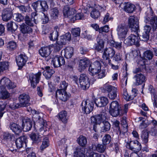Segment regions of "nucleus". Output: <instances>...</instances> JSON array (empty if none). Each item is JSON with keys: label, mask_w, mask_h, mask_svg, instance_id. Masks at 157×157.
Segmentation results:
<instances>
[{"label": "nucleus", "mask_w": 157, "mask_h": 157, "mask_svg": "<svg viewBox=\"0 0 157 157\" xmlns=\"http://www.w3.org/2000/svg\"><path fill=\"white\" fill-rule=\"evenodd\" d=\"M84 148L82 147L77 148L74 153V157H85Z\"/></svg>", "instance_id": "33"}, {"label": "nucleus", "mask_w": 157, "mask_h": 157, "mask_svg": "<svg viewBox=\"0 0 157 157\" xmlns=\"http://www.w3.org/2000/svg\"><path fill=\"white\" fill-rule=\"evenodd\" d=\"M111 125L109 122L106 121L102 123V125L101 126V132H105L109 130Z\"/></svg>", "instance_id": "38"}, {"label": "nucleus", "mask_w": 157, "mask_h": 157, "mask_svg": "<svg viewBox=\"0 0 157 157\" xmlns=\"http://www.w3.org/2000/svg\"><path fill=\"white\" fill-rule=\"evenodd\" d=\"M13 19L15 21L21 22L24 19V17L20 13H14L13 14Z\"/></svg>", "instance_id": "52"}, {"label": "nucleus", "mask_w": 157, "mask_h": 157, "mask_svg": "<svg viewBox=\"0 0 157 157\" xmlns=\"http://www.w3.org/2000/svg\"><path fill=\"white\" fill-rule=\"evenodd\" d=\"M45 70L43 71V74L47 79L50 78L52 74L54 73V71L50 69L49 66L46 67H45Z\"/></svg>", "instance_id": "35"}, {"label": "nucleus", "mask_w": 157, "mask_h": 157, "mask_svg": "<svg viewBox=\"0 0 157 157\" xmlns=\"http://www.w3.org/2000/svg\"><path fill=\"white\" fill-rule=\"evenodd\" d=\"M111 137L109 134H106L102 138L103 144L104 145L108 144L111 141Z\"/></svg>", "instance_id": "50"}, {"label": "nucleus", "mask_w": 157, "mask_h": 157, "mask_svg": "<svg viewBox=\"0 0 157 157\" xmlns=\"http://www.w3.org/2000/svg\"><path fill=\"white\" fill-rule=\"evenodd\" d=\"M39 53L42 57H46L50 54V48L48 47H43L39 50Z\"/></svg>", "instance_id": "32"}, {"label": "nucleus", "mask_w": 157, "mask_h": 157, "mask_svg": "<svg viewBox=\"0 0 157 157\" xmlns=\"http://www.w3.org/2000/svg\"><path fill=\"white\" fill-rule=\"evenodd\" d=\"M26 138L25 136H21L17 139L16 144L17 148H20L22 147L25 142Z\"/></svg>", "instance_id": "40"}, {"label": "nucleus", "mask_w": 157, "mask_h": 157, "mask_svg": "<svg viewBox=\"0 0 157 157\" xmlns=\"http://www.w3.org/2000/svg\"><path fill=\"white\" fill-rule=\"evenodd\" d=\"M18 99L19 104L21 107H26L30 105V97L28 94H21L19 96Z\"/></svg>", "instance_id": "15"}, {"label": "nucleus", "mask_w": 157, "mask_h": 157, "mask_svg": "<svg viewBox=\"0 0 157 157\" xmlns=\"http://www.w3.org/2000/svg\"><path fill=\"white\" fill-rule=\"evenodd\" d=\"M21 31L24 34L30 33L32 32V28L24 23L20 25Z\"/></svg>", "instance_id": "34"}, {"label": "nucleus", "mask_w": 157, "mask_h": 157, "mask_svg": "<svg viewBox=\"0 0 157 157\" xmlns=\"http://www.w3.org/2000/svg\"><path fill=\"white\" fill-rule=\"evenodd\" d=\"M51 46L52 47H54V51L56 52L59 51L63 47L62 46L59 44L57 42L54 44L51 45Z\"/></svg>", "instance_id": "57"}, {"label": "nucleus", "mask_w": 157, "mask_h": 157, "mask_svg": "<svg viewBox=\"0 0 157 157\" xmlns=\"http://www.w3.org/2000/svg\"><path fill=\"white\" fill-rule=\"evenodd\" d=\"M26 151L27 153H29L28 157H36L35 153L32 151L31 148H27Z\"/></svg>", "instance_id": "60"}, {"label": "nucleus", "mask_w": 157, "mask_h": 157, "mask_svg": "<svg viewBox=\"0 0 157 157\" xmlns=\"http://www.w3.org/2000/svg\"><path fill=\"white\" fill-rule=\"evenodd\" d=\"M153 56L152 52L150 50H147L144 53V58L149 59H152Z\"/></svg>", "instance_id": "54"}, {"label": "nucleus", "mask_w": 157, "mask_h": 157, "mask_svg": "<svg viewBox=\"0 0 157 157\" xmlns=\"http://www.w3.org/2000/svg\"><path fill=\"white\" fill-rule=\"evenodd\" d=\"M105 10V7H102L99 5H98L95 9H93L90 12V16L94 19L97 18L100 16V11L101 13Z\"/></svg>", "instance_id": "22"}, {"label": "nucleus", "mask_w": 157, "mask_h": 157, "mask_svg": "<svg viewBox=\"0 0 157 157\" xmlns=\"http://www.w3.org/2000/svg\"><path fill=\"white\" fill-rule=\"evenodd\" d=\"M9 127L10 129L15 134L19 135L22 132V128L18 124L11 123L10 124Z\"/></svg>", "instance_id": "27"}, {"label": "nucleus", "mask_w": 157, "mask_h": 157, "mask_svg": "<svg viewBox=\"0 0 157 157\" xmlns=\"http://www.w3.org/2000/svg\"><path fill=\"white\" fill-rule=\"evenodd\" d=\"M12 15V13L9 9H6L3 11L2 17L3 20L4 21H7L10 20Z\"/></svg>", "instance_id": "31"}, {"label": "nucleus", "mask_w": 157, "mask_h": 157, "mask_svg": "<svg viewBox=\"0 0 157 157\" xmlns=\"http://www.w3.org/2000/svg\"><path fill=\"white\" fill-rule=\"evenodd\" d=\"M100 98L101 99V102L102 103L103 106H105L108 103V99L104 97H102Z\"/></svg>", "instance_id": "63"}, {"label": "nucleus", "mask_w": 157, "mask_h": 157, "mask_svg": "<svg viewBox=\"0 0 157 157\" xmlns=\"http://www.w3.org/2000/svg\"><path fill=\"white\" fill-rule=\"evenodd\" d=\"M41 75V72H39L36 74H30L29 79L31 83V85L33 88L36 87V84L39 82L40 77Z\"/></svg>", "instance_id": "19"}, {"label": "nucleus", "mask_w": 157, "mask_h": 157, "mask_svg": "<svg viewBox=\"0 0 157 157\" xmlns=\"http://www.w3.org/2000/svg\"><path fill=\"white\" fill-rule=\"evenodd\" d=\"M84 15L82 13H78L75 15L74 14L71 20L73 21L76 20H82L84 18Z\"/></svg>", "instance_id": "51"}, {"label": "nucleus", "mask_w": 157, "mask_h": 157, "mask_svg": "<svg viewBox=\"0 0 157 157\" xmlns=\"http://www.w3.org/2000/svg\"><path fill=\"white\" fill-rule=\"evenodd\" d=\"M17 63L19 68H21L25 65L28 58L25 54H21L16 58Z\"/></svg>", "instance_id": "21"}, {"label": "nucleus", "mask_w": 157, "mask_h": 157, "mask_svg": "<svg viewBox=\"0 0 157 157\" xmlns=\"http://www.w3.org/2000/svg\"><path fill=\"white\" fill-rule=\"evenodd\" d=\"M109 27L107 25H106L103 27L100 28L99 29V33H102L103 32L107 33L109 31Z\"/></svg>", "instance_id": "61"}, {"label": "nucleus", "mask_w": 157, "mask_h": 157, "mask_svg": "<svg viewBox=\"0 0 157 157\" xmlns=\"http://www.w3.org/2000/svg\"><path fill=\"white\" fill-rule=\"evenodd\" d=\"M10 94L5 88L0 87V99H5L9 98Z\"/></svg>", "instance_id": "36"}, {"label": "nucleus", "mask_w": 157, "mask_h": 157, "mask_svg": "<svg viewBox=\"0 0 157 157\" xmlns=\"http://www.w3.org/2000/svg\"><path fill=\"white\" fill-rule=\"evenodd\" d=\"M7 103L5 101H0V118L2 117L4 113L3 111L5 110Z\"/></svg>", "instance_id": "49"}, {"label": "nucleus", "mask_w": 157, "mask_h": 157, "mask_svg": "<svg viewBox=\"0 0 157 157\" xmlns=\"http://www.w3.org/2000/svg\"><path fill=\"white\" fill-rule=\"evenodd\" d=\"M33 125L31 120L27 118H24L22 119V126L24 131L27 132L29 131Z\"/></svg>", "instance_id": "20"}, {"label": "nucleus", "mask_w": 157, "mask_h": 157, "mask_svg": "<svg viewBox=\"0 0 157 157\" xmlns=\"http://www.w3.org/2000/svg\"><path fill=\"white\" fill-rule=\"evenodd\" d=\"M149 134L147 132L143 131L141 135V138L143 143L144 144H147L148 140Z\"/></svg>", "instance_id": "47"}, {"label": "nucleus", "mask_w": 157, "mask_h": 157, "mask_svg": "<svg viewBox=\"0 0 157 157\" xmlns=\"http://www.w3.org/2000/svg\"><path fill=\"white\" fill-rule=\"evenodd\" d=\"M97 43L95 44L94 48L98 52L101 51L104 47V42L103 40L98 37L97 39Z\"/></svg>", "instance_id": "28"}, {"label": "nucleus", "mask_w": 157, "mask_h": 157, "mask_svg": "<svg viewBox=\"0 0 157 157\" xmlns=\"http://www.w3.org/2000/svg\"><path fill=\"white\" fill-rule=\"evenodd\" d=\"M56 95L63 101H67L70 97V94L64 90H57L56 93Z\"/></svg>", "instance_id": "25"}, {"label": "nucleus", "mask_w": 157, "mask_h": 157, "mask_svg": "<svg viewBox=\"0 0 157 157\" xmlns=\"http://www.w3.org/2000/svg\"><path fill=\"white\" fill-rule=\"evenodd\" d=\"M136 34H131L128 37L125 39L124 41V43L127 46H131L133 44L137 46L139 45V39L138 32H135Z\"/></svg>", "instance_id": "4"}, {"label": "nucleus", "mask_w": 157, "mask_h": 157, "mask_svg": "<svg viewBox=\"0 0 157 157\" xmlns=\"http://www.w3.org/2000/svg\"><path fill=\"white\" fill-rule=\"evenodd\" d=\"M94 102L87 100H84L82 103L81 107L82 111L86 114H89L93 109Z\"/></svg>", "instance_id": "8"}, {"label": "nucleus", "mask_w": 157, "mask_h": 157, "mask_svg": "<svg viewBox=\"0 0 157 157\" xmlns=\"http://www.w3.org/2000/svg\"><path fill=\"white\" fill-rule=\"evenodd\" d=\"M64 54V56L67 59L71 58L73 54V49L71 47H67L62 51L61 53Z\"/></svg>", "instance_id": "30"}, {"label": "nucleus", "mask_w": 157, "mask_h": 157, "mask_svg": "<svg viewBox=\"0 0 157 157\" xmlns=\"http://www.w3.org/2000/svg\"><path fill=\"white\" fill-rule=\"evenodd\" d=\"M59 15V11L56 8H54L51 10L50 16L51 18L53 19H56Z\"/></svg>", "instance_id": "45"}, {"label": "nucleus", "mask_w": 157, "mask_h": 157, "mask_svg": "<svg viewBox=\"0 0 157 157\" xmlns=\"http://www.w3.org/2000/svg\"><path fill=\"white\" fill-rule=\"evenodd\" d=\"M136 9L135 6L130 3H125L124 7V11L127 13H132Z\"/></svg>", "instance_id": "29"}, {"label": "nucleus", "mask_w": 157, "mask_h": 157, "mask_svg": "<svg viewBox=\"0 0 157 157\" xmlns=\"http://www.w3.org/2000/svg\"><path fill=\"white\" fill-rule=\"evenodd\" d=\"M25 21L26 24L30 27L33 26V23L35 22V19L34 18H30L28 15L25 16Z\"/></svg>", "instance_id": "48"}, {"label": "nucleus", "mask_w": 157, "mask_h": 157, "mask_svg": "<svg viewBox=\"0 0 157 157\" xmlns=\"http://www.w3.org/2000/svg\"><path fill=\"white\" fill-rule=\"evenodd\" d=\"M68 86V84L66 82L63 81L60 84L59 88L60 89L58 90H64L66 89Z\"/></svg>", "instance_id": "58"}, {"label": "nucleus", "mask_w": 157, "mask_h": 157, "mask_svg": "<svg viewBox=\"0 0 157 157\" xmlns=\"http://www.w3.org/2000/svg\"><path fill=\"white\" fill-rule=\"evenodd\" d=\"M0 86H3L4 88L7 87L8 89H13L16 87V85L12 83L8 78L4 77L0 81Z\"/></svg>", "instance_id": "16"}, {"label": "nucleus", "mask_w": 157, "mask_h": 157, "mask_svg": "<svg viewBox=\"0 0 157 157\" xmlns=\"http://www.w3.org/2000/svg\"><path fill=\"white\" fill-rule=\"evenodd\" d=\"M126 157H143V154L142 153H140L139 154H138L136 152H132L130 155V157L128 155H126Z\"/></svg>", "instance_id": "64"}, {"label": "nucleus", "mask_w": 157, "mask_h": 157, "mask_svg": "<svg viewBox=\"0 0 157 157\" xmlns=\"http://www.w3.org/2000/svg\"><path fill=\"white\" fill-rule=\"evenodd\" d=\"M128 107V105H124V112L119 106L118 102L117 101H113L110 104L109 112L111 115L113 117H116L119 115L121 116L124 113L126 112Z\"/></svg>", "instance_id": "1"}, {"label": "nucleus", "mask_w": 157, "mask_h": 157, "mask_svg": "<svg viewBox=\"0 0 157 157\" xmlns=\"http://www.w3.org/2000/svg\"><path fill=\"white\" fill-rule=\"evenodd\" d=\"M140 39L143 41H147L149 39V33L143 32Z\"/></svg>", "instance_id": "59"}, {"label": "nucleus", "mask_w": 157, "mask_h": 157, "mask_svg": "<svg viewBox=\"0 0 157 157\" xmlns=\"http://www.w3.org/2000/svg\"><path fill=\"white\" fill-rule=\"evenodd\" d=\"M49 145L48 139L47 137H46L43 140L42 144L40 147V150L42 151H44Z\"/></svg>", "instance_id": "46"}, {"label": "nucleus", "mask_w": 157, "mask_h": 157, "mask_svg": "<svg viewBox=\"0 0 157 157\" xmlns=\"http://www.w3.org/2000/svg\"><path fill=\"white\" fill-rule=\"evenodd\" d=\"M9 66L7 62H0V73L8 68Z\"/></svg>", "instance_id": "53"}, {"label": "nucleus", "mask_w": 157, "mask_h": 157, "mask_svg": "<svg viewBox=\"0 0 157 157\" xmlns=\"http://www.w3.org/2000/svg\"><path fill=\"white\" fill-rule=\"evenodd\" d=\"M115 54L114 50L112 48H108L105 49L102 57L104 60H106V63H109V58H112Z\"/></svg>", "instance_id": "17"}, {"label": "nucleus", "mask_w": 157, "mask_h": 157, "mask_svg": "<svg viewBox=\"0 0 157 157\" xmlns=\"http://www.w3.org/2000/svg\"><path fill=\"white\" fill-rule=\"evenodd\" d=\"M131 144H134V147H132L130 146V148L132 150H136L139 151L141 150L142 148L141 144L137 140L131 141Z\"/></svg>", "instance_id": "41"}, {"label": "nucleus", "mask_w": 157, "mask_h": 157, "mask_svg": "<svg viewBox=\"0 0 157 157\" xmlns=\"http://www.w3.org/2000/svg\"><path fill=\"white\" fill-rule=\"evenodd\" d=\"M10 108L12 109H16L21 107L19 103H13L11 104L10 106Z\"/></svg>", "instance_id": "62"}, {"label": "nucleus", "mask_w": 157, "mask_h": 157, "mask_svg": "<svg viewBox=\"0 0 157 157\" xmlns=\"http://www.w3.org/2000/svg\"><path fill=\"white\" fill-rule=\"evenodd\" d=\"M104 145L100 144L96 146L92 145L90 147V150H88L86 153V155L89 157H105L103 154H100L93 151L96 150L100 153L103 152L106 148V146Z\"/></svg>", "instance_id": "2"}, {"label": "nucleus", "mask_w": 157, "mask_h": 157, "mask_svg": "<svg viewBox=\"0 0 157 157\" xmlns=\"http://www.w3.org/2000/svg\"><path fill=\"white\" fill-rule=\"evenodd\" d=\"M80 29L78 28H76L72 29L71 33L72 35L75 37H77L80 36Z\"/></svg>", "instance_id": "55"}, {"label": "nucleus", "mask_w": 157, "mask_h": 157, "mask_svg": "<svg viewBox=\"0 0 157 157\" xmlns=\"http://www.w3.org/2000/svg\"><path fill=\"white\" fill-rule=\"evenodd\" d=\"M67 113L65 111H62L58 114L59 119L64 123L67 122Z\"/></svg>", "instance_id": "43"}, {"label": "nucleus", "mask_w": 157, "mask_h": 157, "mask_svg": "<svg viewBox=\"0 0 157 157\" xmlns=\"http://www.w3.org/2000/svg\"><path fill=\"white\" fill-rule=\"evenodd\" d=\"M128 25L132 31L139 32L138 20L136 17L130 16L128 19Z\"/></svg>", "instance_id": "9"}, {"label": "nucleus", "mask_w": 157, "mask_h": 157, "mask_svg": "<svg viewBox=\"0 0 157 157\" xmlns=\"http://www.w3.org/2000/svg\"><path fill=\"white\" fill-rule=\"evenodd\" d=\"M7 26L8 30L12 32H15L17 29V25L11 21L7 23Z\"/></svg>", "instance_id": "37"}, {"label": "nucleus", "mask_w": 157, "mask_h": 157, "mask_svg": "<svg viewBox=\"0 0 157 157\" xmlns=\"http://www.w3.org/2000/svg\"><path fill=\"white\" fill-rule=\"evenodd\" d=\"M78 143L81 146L85 147L87 143L86 138L83 136H80L77 139Z\"/></svg>", "instance_id": "42"}, {"label": "nucleus", "mask_w": 157, "mask_h": 157, "mask_svg": "<svg viewBox=\"0 0 157 157\" xmlns=\"http://www.w3.org/2000/svg\"><path fill=\"white\" fill-rule=\"evenodd\" d=\"M52 62L54 67H59L64 65L65 63L64 59L63 57H59L57 56L52 59Z\"/></svg>", "instance_id": "23"}, {"label": "nucleus", "mask_w": 157, "mask_h": 157, "mask_svg": "<svg viewBox=\"0 0 157 157\" xmlns=\"http://www.w3.org/2000/svg\"><path fill=\"white\" fill-rule=\"evenodd\" d=\"M55 31L51 33L49 36V38L51 40L54 41L57 39L58 34V31H59V28L57 26L54 27Z\"/></svg>", "instance_id": "39"}, {"label": "nucleus", "mask_w": 157, "mask_h": 157, "mask_svg": "<svg viewBox=\"0 0 157 157\" xmlns=\"http://www.w3.org/2000/svg\"><path fill=\"white\" fill-rule=\"evenodd\" d=\"M122 90L123 97L127 101L132 100L135 97V95L134 96H129L125 87H123Z\"/></svg>", "instance_id": "44"}, {"label": "nucleus", "mask_w": 157, "mask_h": 157, "mask_svg": "<svg viewBox=\"0 0 157 157\" xmlns=\"http://www.w3.org/2000/svg\"><path fill=\"white\" fill-rule=\"evenodd\" d=\"M36 128L34 126L35 131L33 132L30 135V137L32 140L34 141H36L40 140V138L44 136L43 134L46 131L45 128H42L41 127Z\"/></svg>", "instance_id": "5"}, {"label": "nucleus", "mask_w": 157, "mask_h": 157, "mask_svg": "<svg viewBox=\"0 0 157 157\" xmlns=\"http://www.w3.org/2000/svg\"><path fill=\"white\" fill-rule=\"evenodd\" d=\"M32 113L34 114V118H35L38 120V124L39 127L42 128H45L46 127L47 124L43 120V114L39 111H37L35 110H33L32 111Z\"/></svg>", "instance_id": "11"}, {"label": "nucleus", "mask_w": 157, "mask_h": 157, "mask_svg": "<svg viewBox=\"0 0 157 157\" xmlns=\"http://www.w3.org/2000/svg\"><path fill=\"white\" fill-rule=\"evenodd\" d=\"M79 63L78 69L80 72L84 70L90 63V60L86 58L80 59Z\"/></svg>", "instance_id": "26"}, {"label": "nucleus", "mask_w": 157, "mask_h": 157, "mask_svg": "<svg viewBox=\"0 0 157 157\" xmlns=\"http://www.w3.org/2000/svg\"><path fill=\"white\" fill-rule=\"evenodd\" d=\"M16 44L15 42L13 41L9 42L7 45V48L8 49L11 51L16 48Z\"/></svg>", "instance_id": "56"}, {"label": "nucleus", "mask_w": 157, "mask_h": 157, "mask_svg": "<svg viewBox=\"0 0 157 157\" xmlns=\"http://www.w3.org/2000/svg\"><path fill=\"white\" fill-rule=\"evenodd\" d=\"M79 83L81 88L83 90L88 89L90 85L89 79L85 74H82L79 78Z\"/></svg>", "instance_id": "12"}, {"label": "nucleus", "mask_w": 157, "mask_h": 157, "mask_svg": "<svg viewBox=\"0 0 157 157\" xmlns=\"http://www.w3.org/2000/svg\"><path fill=\"white\" fill-rule=\"evenodd\" d=\"M107 113L105 110H103L99 114L91 117L92 123L100 125L104 121H106L107 118Z\"/></svg>", "instance_id": "6"}, {"label": "nucleus", "mask_w": 157, "mask_h": 157, "mask_svg": "<svg viewBox=\"0 0 157 157\" xmlns=\"http://www.w3.org/2000/svg\"><path fill=\"white\" fill-rule=\"evenodd\" d=\"M101 64L98 61H95L90 65L89 71L92 75H96L100 71Z\"/></svg>", "instance_id": "13"}, {"label": "nucleus", "mask_w": 157, "mask_h": 157, "mask_svg": "<svg viewBox=\"0 0 157 157\" xmlns=\"http://www.w3.org/2000/svg\"><path fill=\"white\" fill-rule=\"evenodd\" d=\"M117 34L120 38L125 37L128 31L126 25L124 24L119 25L117 29Z\"/></svg>", "instance_id": "14"}, {"label": "nucleus", "mask_w": 157, "mask_h": 157, "mask_svg": "<svg viewBox=\"0 0 157 157\" xmlns=\"http://www.w3.org/2000/svg\"><path fill=\"white\" fill-rule=\"evenodd\" d=\"M32 5L36 12L44 11L48 9V6L45 1H38L32 3Z\"/></svg>", "instance_id": "7"}, {"label": "nucleus", "mask_w": 157, "mask_h": 157, "mask_svg": "<svg viewBox=\"0 0 157 157\" xmlns=\"http://www.w3.org/2000/svg\"><path fill=\"white\" fill-rule=\"evenodd\" d=\"M134 84L137 86L140 85L146 81V77L144 75L141 73L137 74L133 77Z\"/></svg>", "instance_id": "24"}, {"label": "nucleus", "mask_w": 157, "mask_h": 157, "mask_svg": "<svg viewBox=\"0 0 157 157\" xmlns=\"http://www.w3.org/2000/svg\"><path fill=\"white\" fill-rule=\"evenodd\" d=\"M75 13L76 10L75 9H70L67 6H64L63 8V13L65 17L69 18L71 20Z\"/></svg>", "instance_id": "18"}, {"label": "nucleus", "mask_w": 157, "mask_h": 157, "mask_svg": "<svg viewBox=\"0 0 157 157\" xmlns=\"http://www.w3.org/2000/svg\"><path fill=\"white\" fill-rule=\"evenodd\" d=\"M103 89L109 93L108 95L110 99L113 100L117 97V88L111 85L105 84L103 86Z\"/></svg>", "instance_id": "10"}, {"label": "nucleus", "mask_w": 157, "mask_h": 157, "mask_svg": "<svg viewBox=\"0 0 157 157\" xmlns=\"http://www.w3.org/2000/svg\"><path fill=\"white\" fill-rule=\"evenodd\" d=\"M144 21L149 24L154 31L157 28V17L153 14L151 11L146 13Z\"/></svg>", "instance_id": "3"}]
</instances>
